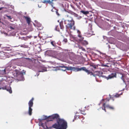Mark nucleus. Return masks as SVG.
<instances>
[{
	"label": "nucleus",
	"instance_id": "5",
	"mask_svg": "<svg viewBox=\"0 0 129 129\" xmlns=\"http://www.w3.org/2000/svg\"><path fill=\"white\" fill-rule=\"evenodd\" d=\"M64 24L66 25V29H72V27L74 25L75 22L72 17H70L69 19L65 20L63 19Z\"/></svg>",
	"mask_w": 129,
	"mask_h": 129
},
{
	"label": "nucleus",
	"instance_id": "62",
	"mask_svg": "<svg viewBox=\"0 0 129 129\" xmlns=\"http://www.w3.org/2000/svg\"><path fill=\"white\" fill-rule=\"evenodd\" d=\"M102 100H104L103 99H102Z\"/></svg>",
	"mask_w": 129,
	"mask_h": 129
},
{
	"label": "nucleus",
	"instance_id": "54",
	"mask_svg": "<svg viewBox=\"0 0 129 129\" xmlns=\"http://www.w3.org/2000/svg\"><path fill=\"white\" fill-rule=\"evenodd\" d=\"M42 29H43L42 27H41L40 28H39V29L41 30Z\"/></svg>",
	"mask_w": 129,
	"mask_h": 129
},
{
	"label": "nucleus",
	"instance_id": "27",
	"mask_svg": "<svg viewBox=\"0 0 129 129\" xmlns=\"http://www.w3.org/2000/svg\"><path fill=\"white\" fill-rule=\"evenodd\" d=\"M15 26L14 24L11 25L9 26V28L11 30H14L15 28Z\"/></svg>",
	"mask_w": 129,
	"mask_h": 129
},
{
	"label": "nucleus",
	"instance_id": "13",
	"mask_svg": "<svg viewBox=\"0 0 129 129\" xmlns=\"http://www.w3.org/2000/svg\"><path fill=\"white\" fill-rule=\"evenodd\" d=\"M77 33L78 34L77 36L79 38V41L80 42L83 40L84 38L82 36L81 32L80 30L78 29H77Z\"/></svg>",
	"mask_w": 129,
	"mask_h": 129
},
{
	"label": "nucleus",
	"instance_id": "6",
	"mask_svg": "<svg viewBox=\"0 0 129 129\" xmlns=\"http://www.w3.org/2000/svg\"><path fill=\"white\" fill-rule=\"evenodd\" d=\"M38 120L39 121V124L40 126H42L44 129H48L49 127L47 124H49L48 121H45L44 122L42 121L43 120L39 119Z\"/></svg>",
	"mask_w": 129,
	"mask_h": 129
},
{
	"label": "nucleus",
	"instance_id": "24",
	"mask_svg": "<svg viewBox=\"0 0 129 129\" xmlns=\"http://www.w3.org/2000/svg\"><path fill=\"white\" fill-rule=\"evenodd\" d=\"M81 43L82 45L86 46L88 44V43L87 41L86 40H82L80 42Z\"/></svg>",
	"mask_w": 129,
	"mask_h": 129
},
{
	"label": "nucleus",
	"instance_id": "16",
	"mask_svg": "<svg viewBox=\"0 0 129 129\" xmlns=\"http://www.w3.org/2000/svg\"><path fill=\"white\" fill-rule=\"evenodd\" d=\"M90 67L92 70H94L98 68V66L95 65L94 63H91L90 64Z\"/></svg>",
	"mask_w": 129,
	"mask_h": 129
},
{
	"label": "nucleus",
	"instance_id": "3",
	"mask_svg": "<svg viewBox=\"0 0 129 129\" xmlns=\"http://www.w3.org/2000/svg\"><path fill=\"white\" fill-rule=\"evenodd\" d=\"M7 79L8 78H7L6 77H4L3 78H2L1 80V82L0 83L1 85L0 87V90L2 89L6 90L10 93H12V91L10 86V85L8 86H6L5 83L3 82L4 81H8V80Z\"/></svg>",
	"mask_w": 129,
	"mask_h": 129
},
{
	"label": "nucleus",
	"instance_id": "14",
	"mask_svg": "<svg viewBox=\"0 0 129 129\" xmlns=\"http://www.w3.org/2000/svg\"><path fill=\"white\" fill-rule=\"evenodd\" d=\"M53 114L51 116H50L48 117H47L46 116L43 115V119H41V120H43L42 121L43 122H44V120L46 119H48V120L47 121L48 122L49 121H52L54 119H55L56 120V119H53L52 118H51V117H49V116H52Z\"/></svg>",
	"mask_w": 129,
	"mask_h": 129
},
{
	"label": "nucleus",
	"instance_id": "18",
	"mask_svg": "<svg viewBox=\"0 0 129 129\" xmlns=\"http://www.w3.org/2000/svg\"><path fill=\"white\" fill-rule=\"evenodd\" d=\"M6 74V71H5L4 69L2 70H0V77H3Z\"/></svg>",
	"mask_w": 129,
	"mask_h": 129
},
{
	"label": "nucleus",
	"instance_id": "28",
	"mask_svg": "<svg viewBox=\"0 0 129 129\" xmlns=\"http://www.w3.org/2000/svg\"><path fill=\"white\" fill-rule=\"evenodd\" d=\"M115 30H112L108 33V34L109 35L113 36L114 34Z\"/></svg>",
	"mask_w": 129,
	"mask_h": 129
},
{
	"label": "nucleus",
	"instance_id": "15",
	"mask_svg": "<svg viewBox=\"0 0 129 129\" xmlns=\"http://www.w3.org/2000/svg\"><path fill=\"white\" fill-rule=\"evenodd\" d=\"M69 13L71 14L74 15V16L76 17V19H80L82 18L81 16L78 15L77 14L72 11H70Z\"/></svg>",
	"mask_w": 129,
	"mask_h": 129
},
{
	"label": "nucleus",
	"instance_id": "61",
	"mask_svg": "<svg viewBox=\"0 0 129 129\" xmlns=\"http://www.w3.org/2000/svg\"><path fill=\"white\" fill-rule=\"evenodd\" d=\"M0 22H1V19H0Z\"/></svg>",
	"mask_w": 129,
	"mask_h": 129
},
{
	"label": "nucleus",
	"instance_id": "4",
	"mask_svg": "<svg viewBox=\"0 0 129 129\" xmlns=\"http://www.w3.org/2000/svg\"><path fill=\"white\" fill-rule=\"evenodd\" d=\"M69 70L75 72H77L82 70L87 73L88 75H93V73L91 71L86 69V67H83L79 68L77 67H69Z\"/></svg>",
	"mask_w": 129,
	"mask_h": 129
},
{
	"label": "nucleus",
	"instance_id": "44",
	"mask_svg": "<svg viewBox=\"0 0 129 129\" xmlns=\"http://www.w3.org/2000/svg\"><path fill=\"white\" fill-rule=\"evenodd\" d=\"M4 7H0V10H1L4 8Z\"/></svg>",
	"mask_w": 129,
	"mask_h": 129
},
{
	"label": "nucleus",
	"instance_id": "7",
	"mask_svg": "<svg viewBox=\"0 0 129 129\" xmlns=\"http://www.w3.org/2000/svg\"><path fill=\"white\" fill-rule=\"evenodd\" d=\"M33 103L32 101H30L28 103V105L29 106L28 110V114L31 116L32 114V112L33 110L31 108V107L33 106Z\"/></svg>",
	"mask_w": 129,
	"mask_h": 129
},
{
	"label": "nucleus",
	"instance_id": "32",
	"mask_svg": "<svg viewBox=\"0 0 129 129\" xmlns=\"http://www.w3.org/2000/svg\"><path fill=\"white\" fill-rule=\"evenodd\" d=\"M58 27V25H56L55 28V30L58 31H59L60 30Z\"/></svg>",
	"mask_w": 129,
	"mask_h": 129
},
{
	"label": "nucleus",
	"instance_id": "8",
	"mask_svg": "<svg viewBox=\"0 0 129 129\" xmlns=\"http://www.w3.org/2000/svg\"><path fill=\"white\" fill-rule=\"evenodd\" d=\"M57 70H61L63 71H65L66 70H69V67H67L64 66L63 64H61L60 65L57 67Z\"/></svg>",
	"mask_w": 129,
	"mask_h": 129
},
{
	"label": "nucleus",
	"instance_id": "34",
	"mask_svg": "<svg viewBox=\"0 0 129 129\" xmlns=\"http://www.w3.org/2000/svg\"><path fill=\"white\" fill-rule=\"evenodd\" d=\"M80 12L83 13L84 14H85V15L89 13V12L88 11H84L83 10H82V11H81Z\"/></svg>",
	"mask_w": 129,
	"mask_h": 129
},
{
	"label": "nucleus",
	"instance_id": "19",
	"mask_svg": "<svg viewBox=\"0 0 129 129\" xmlns=\"http://www.w3.org/2000/svg\"><path fill=\"white\" fill-rule=\"evenodd\" d=\"M35 23H33V24L35 26H37L38 27H41L42 24H41L38 22L36 20H35Z\"/></svg>",
	"mask_w": 129,
	"mask_h": 129
},
{
	"label": "nucleus",
	"instance_id": "60",
	"mask_svg": "<svg viewBox=\"0 0 129 129\" xmlns=\"http://www.w3.org/2000/svg\"><path fill=\"white\" fill-rule=\"evenodd\" d=\"M56 1V0H53V1Z\"/></svg>",
	"mask_w": 129,
	"mask_h": 129
},
{
	"label": "nucleus",
	"instance_id": "30",
	"mask_svg": "<svg viewBox=\"0 0 129 129\" xmlns=\"http://www.w3.org/2000/svg\"><path fill=\"white\" fill-rule=\"evenodd\" d=\"M46 3H48L52 7H53V8H54V7H53V5L54 3L52 1H51L50 0L46 1Z\"/></svg>",
	"mask_w": 129,
	"mask_h": 129
},
{
	"label": "nucleus",
	"instance_id": "51",
	"mask_svg": "<svg viewBox=\"0 0 129 129\" xmlns=\"http://www.w3.org/2000/svg\"><path fill=\"white\" fill-rule=\"evenodd\" d=\"M108 47L109 48H110V49L111 48H110V46L109 45H108Z\"/></svg>",
	"mask_w": 129,
	"mask_h": 129
},
{
	"label": "nucleus",
	"instance_id": "49",
	"mask_svg": "<svg viewBox=\"0 0 129 129\" xmlns=\"http://www.w3.org/2000/svg\"><path fill=\"white\" fill-rule=\"evenodd\" d=\"M103 38H104V39H106V38H107V37H106V36H103Z\"/></svg>",
	"mask_w": 129,
	"mask_h": 129
},
{
	"label": "nucleus",
	"instance_id": "25",
	"mask_svg": "<svg viewBox=\"0 0 129 129\" xmlns=\"http://www.w3.org/2000/svg\"><path fill=\"white\" fill-rule=\"evenodd\" d=\"M4 50L5 51H11V49H10V47H2Z\"/></svg>",
	"mask_w": 129,
	"mask_h": 129
},
{
	"label": "nucleus",
	"instance_id": "41",
	"mask_svg": "<svg viewBox=\"0 0 129 129\" xmlns=\"http://www.w3.org/2000/svg\"><path fill=\"white\" fill-rule=\"evenodd\" d=\"M41 1L42 2L44 3H46V1L45 0H41Z\"/></svg>",
	"mask_w": 129,
	"mask_h": 129
},
{
	"label": "nucleus",
	"instance_id": "35",
	"mask_svg": "<svg viewBox=\"0 0 129 129\" xmlns=\"http://www.w3.org/2000/svg\"><path fill=\"white\" fill-rule=\"evenodd\" d=\"M19 39H21L22 40H27V38L24 37H19Z\"/></svg>",
	"mask_w": 129,
	"mask_h": 129
},
{
	"label": "nucleus",
	"instance_id": "52",
	"mask_svg": "<svg viewBox=\"0 0 129 129\" xmlns=\"http://www.w3.org/2000/svg\"><path fill=\"white\" fill-rule=\"evenodd\" d=\"M75 28H76V27L75 26H74L73 27V29L74 30H75Z\"/></svg>",
	"mask_w": 129,
	"mask_h": 129
},
{
	"label": "nucleus",
	"instance_id": "33",
	"mask_svg": "<svg viewBox=\"0 0 129 129\" xmlns=\"http://www.w3.org/2000/svg\"><path fill=\"white\" fill-rule=\"evenodd\" d=\"M51 44L53 46H54V47H55L56 46L55 43L54 41H51Z\"/></svg>",
	"mask_w": 129,
	"mask_h": 129
},
{
	"label": "nucleus",
	"instance_id": "43",
	"mask_svg": "<svg viewBox=\"0 0 129 129\" xmlns=\"http://www.w3.org/2000/svg\"><path fill=\"white\" fill-rule=\"evenodd\" d=\"M63 41L65 42H67V40L66 39H64V40H63Z\"/></svg>",
	"mask_w": 129,
	"mask_h": 129
},
{
	"label": "nucleus",
	"instance_id": "38",
	"mask_svg": "<svg viewBox=\"0 0 129 129\" xmlns=\"http://www.w3.org/2000/svg\"><path fill=\"white\" fill-rule=\"evenodd\" d=\"M105 103H104L103 104V107H104V108H102V109L103 110H104L106 112V109H105Z\"/></svg>",
	"mask_w": 129,
	"mask_h": 129
},
{
	"label": "nucleus",
	"instance_id": "55",
	"mask_svg": "<svg viewBox=\"0 0 129 129\" xmlns=\"http://www.w3.org/2000/svg\"><path fill=\"white\" fill-rule=\"evenodd\" d=\"M39 73H37V76H38V75H39Z\"/></svg>",
	"mask_w": 129,
	"mask_h": 129
},
{
	"label": "nucleus",
	"instance_id": "36",
	"mask_svg": "<svg viewBox=\"0 0 129 129\" xmlns=\"http://www.w3.org/2000/svg\"><path fill=\"white\" fill-rule=\"evenodd\" d=\"M79 49H81L82 51H85V49L83 47H82L81 46H79Z\"/></svg>",
	"mask_w": 129,
	"mask_h": 129
},
{
	"label": "nucleus",
	"instance_id": "40",
	"mask_svg": "<svg viewBox=\"0 0 129 129\" xmlns=\"http://www.w3.org/2000/svg\"><path fill=\"white\" fill-rule=\"evenodd\" d=\"M7 17L9 19H12V17L11 16H7Z\"/></svg>",
	"mask_w": 129,
	"mask_h": 129
},
{
	"label": "nucleus",
	"instance_id": "9",
	"mask_svg": "<svg viewBox=\"0 0 129 129\" xmlns=\"http://www.w3.org/2000/svg\"><path fill=\"white\" fill-rule=\"evenodd\" d=\"M56 52L52 50H48L46 51V54L50 56H55L56 54Z\"/></svg>",
	"mask_w": 129,
	"mask_h": 129
},
{
	"label": "nucleus",
	"instance_id": "21",
	"mask_svg": "<svg viewBox=\"0 0 129 129\" xmlns=\"http://www.w3.org/2000/svg\"><path fill=\"white\" fill-rule=\"evenodd\" d=\"M24 17L25 19H26V21L28 24L29 25V24L31 21L30 18L29 17L24 16Z\"/></svg>",
	"mask_w": 129,
	"mask_h": 129
},
{
	"label": "nucleus",
	"instance_id": "20",
	"mask_svg": "<svg viewBox=\"0 0 129 129\" xmlns=\"http://www.w3.org/2000/svg\"><path fill=\"white\" fill-rule=\"evenodd\" d=\"M109 53L112 54H116V51L113 48H111L109 50Z\"/></svg>",
	"mask_w": 129,
	"mask_h": 129
},
{
	"label": "nucleus",
	"instance_id": "23",
	"mask_svg": "<svg viewBox=\"0 0 129 129\" xmlns=\"http://www.w3.org/2000/svg\"><path fill=\"white\" fill-rule=\"evenodd\" d=\"M101 66L102 67H109L111 66V65L110 63H107L105 64H101Z\"/></svg>",
	"mask_w": 129,
	"mask_h": 129
},
{
	"label": "nucleus",
	"instance_id": "53",
	"mask_svg": "<svg viewBox=\"0 0 129 129\" xmlns=\"http://www.w3.org/2000/svg\"><path fill=\"white\" fill-rule=\"evenodd\" d=\"M34 98H32V99L30 101H32V102H33V100H34Z\"/></svg>",
	"mask_w": 129,
	"mask_h": 129
},
{
	"label": "nucleus",
	"instance_id": "50",
	"mask_svg": "<svg viewBox=\"0 0 129 129\" xmlns=\"http://www.w3.org/2000/svg\"><path fill=\"white\" fill-rule=\"evenodd\" d=\"M76 115H75V118L74 119H73V122L74 121V119H75V118H76Z\"/></svg>",
	"mask_w": 129,
	"mask_h": 129
},
{
	"label": "nucleus",
	"instance_id": "1",
	"mask_svg": "<svg viewBox=\"0 0 129 129\" xmlns=\"http://www.w3.org/2000/svg\"><path fill=\"white\" fill-rule=\"evenodd\" d=\"M49 117L56 119L57 122L53 124L52 126H49V129H51L52 128H53L56 129H66L67 127V121L63 119L60 118L58 114H54Z\"/></svg>",
	"mask_w": 129,
	"mask_h": 129
},
{
	"label": "nucleus",
	"instance_id": "48",
	"mask_svg": "<svg viewBox=\"0 0 129 129\" xmlns=\"http://www.w3.org/2000/svg\"><path fill=\"white\" fill-rule=\"evenodd\" d=\"M51 11H52L53 12H54V11H55V10H54H54H53V9H52V10H51Z\"/></svg>",
	"mask_w": 129,
	"mask_h": 129
},
{
	"label": "nucleus",
	"instance_id": "11",
	"mask_svg": "<svg viewBox=\"0 0 129 129\" xmlns=\"http://www.w3.org/2000/svg\"><path fill=\"white\" fill-rule=\"evenodd\" d=\"M116 73H112L111 74L108 75V77L103 76L102 77H103L106 79L107 80L109 79H111L114 77H116Z\"/></svg>",
	"mask_w": 129,
	"mask_h": 129
},
{
	"label": "nucleus",
	"instance_id": "57",
	"mask_svg": "<svg viewBox=\"0 0 129 129\" xmlns=\"http://www.w3.org/2000/svg\"><path fill=\"white\" fill-rule=\"evenodd\" d=\"M51 1H52V2H53V0H51Z\"/></svg>",
	"mask_w": 129,
	"mask_h": 129
},
{
	"label": "nucleus",
	"instance_id": "64",
	"mask_svg": "<svg viewBox=\"0 0 129 129\" xmlns=\"http://www.w3.org/2000/svg\"><path fill=\"white\" fill-rule=\"evenodd\" d=\"M77 112H76V114H77Z\"/></svg>",
	"mask_w": 129,
	"mask_h": 129
},
{
	"label": "nucleus",
	"instance_id": "47",
	"mask_svg": "<svg viewBox=\"0 0 129 129\" xmlns=\"http://www.w3.org/2000/svg\"><path fill=\"white\" fill-rule=\"evenodd\" d=\"M16 66H13L12 67V68L14 69H15V68H16Z\"/></svg>",
	"mask_w": 129,
	"mask_h": 129
},
{
	"label": "nucleus",
	"instance_id": "31",
	"mask_svg": "<svg viewBox=\"0 0 129 129\" xmlns=\"http://www.w3.org/2000/svg\"><path fill=\"white\" fill-rule=\"evenodd\" d=\"M106 107L107 108L110 109H111L113 110L114 109V108L113 107L111 106L108 105L106 106Z\"/></svg>",
	"mask_w": 129,
	"mask_h": 129
},
{
	"label": "nucleus",
	"instance_id": "58",
	"mask_svg": "<svg viewBox=\"0 0 129 129\" xmlns=\"http://www.w3.org/2000/svg\"><path fill=\"white\" fill-rule=\"evenodd\" d=\"M52 37V36H50V37H49L51 38V37Z\"/></svg>",
	"mask_w": 129,
	"mask_h": 129
},
{
	"label": "nucleus",
	"instance_id": "22",
	"mask_svg": "<svg viewBox=\"0 0 129 129\" xmlns=\"http://www.w3.org/2000/svg\"><path fill=\"white\" fill-rule=\"evenodd\" d=\"M121 79L123 80V82L125 84H126V81L125 79V78L126 77L123 74H121Z\"/></svg>",
	"mask_w": 129,
	"mask_h": 129
},
{
	"label": "nucleus",
	"instance_id": "17",
	"mask_svg": "<svg viewBox=\"0 0 129 129\" xmlns=\"http://www.w3.org/2000/svg\"><path fill=\"white\" fill-rule=\"evenodd\" d=\"M5 71H6V73H9V72H10L12 70L11 66H8L6 67L4 69Z\"/></svg>",
	"mask_w": 129,
	"mask_h": 129
},
{
	"label": "nucleus",
	"instance_id": "42",
	"mask_svg": "<svg viewBox=\"0 0 129 129\" xmlns=\"http://www.w3.org/2000/svg\"><path fill=\"white\" fill-rule=\"evenodd\" d=\"M60 6H61V7H62L63 8H64V7L63 4H60Z\"/></svg>",
	"mask_w": 129,
	"mask_h": 129
},
{
	"label": "nucleus",
	"instance_id": "56",
	"mask_svg": "<svg viewBox=\"0 0 129 129\" xmlns=\"http://www.w3.org/2000/svg\"><path fill=\"white\" fill-rule=\"evenodd\" d=\"M38 7H39V8L41 7V6L40 7V6H39V5H38Z\"/></svg>",
	"mask_w": 129,
	"mask_h": 129
},
{
	"label": "nucleus",
	"instance_id": "39",
	"mask_svg": "<svg viewBox=\"0 0 129 129\" xmlns=\"http://www.w3.org/2000/svg\"><path fill=\"white\" fill-rule=\"evenodd\" d=\"M9 7H10L12 9H14V7L13 6L11 5H9L8 6Z\"/></svg>",
	"mask_w": 129,
	"mask_h": 129
},
{
	"label": "nucleus",
	"instance_id": "10",
	"mask_svg": "<svg viewBox=\"0 0 129 129\" xmlns=\"http://www.w3.org/2000/svg\"><path fill=\"white\" fill-rule=\"evenodd\" d=\"M85 35L87 37H89L93 35V31H92L91 27L88 30V31L86 33H85Z\"/></svg>",
	"mask_w": 129,
	"mask_h": 129
},
{
	"label": "nucleus",
	"instance_id": "45",
	"mask_svg": "<svg viewBox=\"0 0 129 129\" xmlns=\"http://www.w3.org/2000/svg\"><path fill=\"white\" fill-rule=\"evenodd\" d=\"M28 67L29 69H32V67L31 66H29Z\"/></svg>",
	"mask_w": 129,
	"mask_h": 129
},
{
	"label": "nucleus",
	"instance_id": "26",
	"mask_svg": "<svg viewBox=\"0 0 129 129\" xmlns=\"http://www.w3.org/2000/svg\"><path fill=\"white\" fill-rule=\"evenodd\" d=\"M63 20H62V21H61L59 23V25L60 27V28L61 29L63 30L64 28V27L63 25Z\"/></svg>",
	"mask_w": 129,
	"mask_h": 129
},
{
	"label": "nucleus",
	"instance_id": "2",
	"mask_svg": "<svg viewBox=\"0 0 129 129\" xmlns=\"http://www.w3.org/2000/svg\"><path fill=\"white\" fill-rule=\"evenodd\" d=\"M22 72H20L17 70H13L11 72L12 75L13 76L12 77L18 81H24V79L23 75V74H25V72L24 70Z\"/></svg>",
	"mask_w": 129,
	"mask_h": 129
},
{
	"label": "nucleus",
	"instance_id": "29",
	"mask_svg": "<svg viewBox=\"0 0 129 129\" xmlns=\"http://www.w3.org/2000/svg\"><path fill=\"white\" fill-rule=\"evenodd\" d=\"M122 93L121 92V93H119V92L118 93H116L114 95V96L116 98H118L119 97L120 95H122Z\"/></svg>",
	"mask_w": 129,
	"mask_h": 129
},
{
	"label": "nucleus",
	"instance_id": "59",
	"mask_svg": "<svg viewBox=\"0 0 129 129\" xmlns=\"http://www.w3.org/2000/svg\"><path fill=\"white\" fill-rule=\"evenodd\" d=\"M56 1V0H53V1Z\"/></svg>",
	"mask_w": 129,
	"mask_h": 129
},
{
	"label": "nucleus",
	"instance_id": "46",
	"mask_svg": "<svg viewBox=\"0 0 129 129\" xmlns=\"http://www.w3.org/2000/svg\"><path fill=\"white\" fill-rule=\"evenodd\" d=\"M80 111H81V113L82 114H84V115H85V114H84L83 113H82V112H83V111H82V110H80Z\"/></svg>",
	"mask_w": 129,
	"mask_h": 129
},
{
	"label": "nucleus",
	"instance_id": "12",
	"mask_svg": "<svg viewBox=\"0 0 129 129\" xmlns=\"http://www.w3.org/2000/svg\"><path fill=\"white\" fill-rule=\"evenodd\" d=\"M38 72H44L47 71V69L43 65H40L38 67Z\"/></svg>",
	"mask_w": 129,
	"mask_h": 129
},
{
	"label": "nucleus",
	"instance_id": "63",
	"mask_svg": "<svg viewBox=\"0 0 129 129\" xmlns=\"http://www.w3.org/2000/svg\"><path fill=\"white\" fill-rule=\"evenodd\" d=\"M85 108H86V106H85Z\"/></svg>",
	"mask_w": 129,
	"mask_h": 129
},
{
	"label": "nucleus",
	"instance_id": "37",
	"mask_svg": "<svg viewBox=\"0 0 129 129\" xmlns=\"http://www.w3.org/2000/svg\"><path fill=\"white\" fill-rule=\"evenodd\" d=\"M54 9L55 10L56 14L58 16H59L60 15L58 12V11L56 10L55 8Z\"/></svg>",
	"mask_w": 129,
	"mask_h": 129
}]
</instances>
